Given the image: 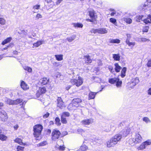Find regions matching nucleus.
<instances>
[{
    "label": "nucleus",
    "mask_w": 151,
    "mask_h": 151,
    "mask_svg": "<svg viewBox=\"0 0 151 151\" xmlns=\"http://www.w3.org/2000/svg\"><path fill=\"white\" fill-rule=\"evenodd\" d=\"M122 137V136L121 134H118L116 135L107 142V147H110L114 146L120 141Z\"/></svg>",
    "instance_id": "f257e3e1"
},
{
    "label": "nucleus",
    "mask_w": 151,
    "mask_h": 151,
    "mask_svg": "<svg viewBox=\"0 0 151 151\" xmlns=\"http://www.w3.org/2000/svg\"><path fill=\"white\" fill-rule=\"evenodd\" d=\"M119 129H122L120 133L122 135V134L123 137H126L129 134L130 131L129 128L126 126L124 122H122L120 123L119 126Z\"/></svg>",
    "instance_id": "f03ea898"
},
{
    "label": "nucleus",
    "mask_w": 151,
    "mask_h": 151,
    "mask_svg": "<svg viewBox=\"0 0 151 151\" xmlns=\"http://www.w3.org/2000/svg\"><path fill=\"white\" fill-rule=\"evenodd\" d=\"M43 128L42 126L40 124H37L34 126L33 135L35 137L38 138L40 137Z\"/></svg>",
    "instance_id": "7ed1b4c3"
},
{
    "label": "nucleus",
    "mask_w": 151,
    "mask_h": 151,
    "mask_svg": "<svg viewBox=\"0 0 151 151\" xmlns=\"http://www.w3.org/2000/svg\"><path fill=\"white\" fill-rule=\"evenodd\" d=\"M142 141V137L139 134H136L134 138L130 139H129V143L131 145H132L133 143L136 144L141 142Z\"/></svg>",
    "instance_id": "20e7f679"
},
{
    "label": "nucleus",
    "mask_w": 151,
    "mask_h": 151,
    "mask_svg": "<svg viewBox=\"0 0 151 151\" xmlns=\"http://www.w3.org/2000/svg\"><path fill=\"white\" fill-rule=\"evenodd\" d=\"M71 83L73 85H75L77 87H79L83 83V81L82 78L80 76H78V78L76 77V79L74 76L73 77L70 81Z\"/></svg>",
    "instance_id": "39448f33"
},
{
    "label": "nucleus",
    "mask_w": 151,
    "mask_h": 151,
    "mask_svg": "<svg viewBox=\"0 0 151 151\" xmlns=\"http://www.w3.org/2000/svg\"><path fill=\"white\" fill-rule=\"evenodd\" d=\"M91 33H93L96 34L98 33L101 34H106L107 32V31L106 29L104 28H101L98 29H92L90 31Z\"/></svg>",
    "instance_id": "423d86ee"
},
{
    "label": "nucleus",
    "mask_w": 151,
    "mask_h": 151,
    "mask_svg": "<svg viewBox=\"0 0 151 151\" xmlns=\"http://www.w3.org/2000/svg\"><path fill=\"white\" fill-rule=\"evenodd\" d=\"M61 133L58 130H53L52 134V139L53 140H55L58 139L60 136Z\"/></svg>",
    "instance_id": "0eeeda50"
},
{
    "label": "nucleus",
    "mask_w": 151,
    "mask_h": 151,
    "mask_svg": "<svg viewBox=\"0 0 151 151\" xmlns=\"http://www.w3.org/2000/svg\"><path fill=\"white\" fill-rule=\"evenodd\" d=\"M150 144H151V140H148L142 143L137 147V149L138 150H142L145 149L147 146Z\"/></svg>",
    "instance_id": "6e6552de"
},
{
    "label": "nucleus",
    "mask_w": 151,
    "mask_h": 151,
    "mask_svg": "<svg viewBox=\"0 0 151 151\" xmlns=\"http://www.w3.org/2000/svg\"><path fill=\"white\" fill-rule=\"evenodd\" d=\"M93 122V119H87L82 121L81 123L82 125L87 127V125H90Z\"/></svg>",
    "instance_id": "1a4fd4ad"
},
{
    "label": "nucleus",
    "mask_w": 151,
    "mask_h": 151,
    "mask_svg": "<svg viewBox=\"0 0 151 151\" xmlns=\"http://www.w3.org/2000/svg\"><path fill=\"white\" fill-rule=\"evenodd\" d=\"M8 117L6 112L4 110L0 111V118L2 121H5Z\"/></svg>",
    "instance_id": "9d476101"
},
{
    "label": "nucleus",
    "mask_w": 151,
    "mask_h": 151,
    "mask_svg": "<svg viewBox=\"0 0 151 151\" xmlns=\"http://www.w3.org/2000/svg\"><path fill=\"white\" fill-rule=\"evenodd\" d=\"M46 91V89L45 87H40L37 91L36 95L37 96H39L42 94L45 93Z\"/></svg>",
    "instance_id": "9b49d317"
},
{
    "label": "nucleus",
    "mask_w": 151,
    "mask_h": 151,
    "mask_svg": "<svg viewBox=\"0 0 151 151\" xmlns=\"http://www.w3.org/2000/svg\"><path fill=\"white\" fill-rule=\"evenodd\" d=\"M57 106L60 108H62L64 107V105L61 98L60 97H58L57 99Z\"/></svg>",
    "instance_id": "f8f14e48"
},
{
    "label": "nucleus",
    "mask_w": 151,
    "mask_h": 151,
    "mask_svg": "<svg viewBox=\"0 0 151 151\" xmlns=\"http://www.w3.org/2000/svg\"><path fill=\"white\" fill-rule=\"evenodd\" d=\"M20 86L24 90H27L29 88L28 85L23 81H21Z\"/></svg>",
    "instance_id": "ddd939ff"
},
{
    "label": "nucleus",
    "mask_w": 151,
    "mask_h": 151,
    "mask_svg": "<svg viewBox=\"0 0 151 151\" xmlns=\"http://www.w3.org/2000/svg\"><path fill=\"white\" fill-rule=\"evenodd\" d=\"M48 81V79L47 78H44L39 80V83L41 85L46 84Z\"/></svg>",
    "instance_id": "4468645a"
},
{
    "label": "nucleus",
    "mask_w": 151,
    "mask_h": 151,
    "mask_svg": "<svg viewBox=\"0 0 151 151\" xmlns=\"http://www.w3.org/2000/svg\"><path fill=\"white\" fill-rule=\"evenodd\" d=\"M97 93L93 92L92 91H90L88 94V99L90 100L93 99L95 98V96L96 94Z\"/></svg>",
    "instance_id": "2eb2a0df"
},
{
    "label": "nucleus",
    "mask_w": 151,
    "mask_h": 151,
    "mask_svg": "<svg viewBox=\"0 0 151 151\" xmlns=\"http://www.w3.org/2000/svg\"><path fill=\"white\" fill-rule=\"evenodd\" d=\"M84 60L85 61V62L88 63H90L92 62V60L91 59L90 56L88 55H86L84 56L83 58Z\"/></svg>",
    "instance_id": "dca6fc26"
},
{
    "label": "nucleus",
    "mask_w": 151,
    "mask_h": 151,
    "mask_svg": "<svg viewBox=\"0 0 151 151\" xmlns=\"http://www.w3.org/2000/svg\"><path fill=\"white\" fill-rule=\"evenodd\" d=\"M143 22L146 24L151 23V15H148L147 19H144Z\"/></svg>",
    "instance_id": "f3484780"
},
{
    "label": "nucleus",
    "mask_w": 151,
    "mask_h": 151,
    "mask_svg": "<svg viewBox=\"0 0 151 151\" xmlns=\"http://www.w3.org/2000/svg\"><path fill=\"white\" fill-rule=\"evenodd\" d=\"M15 142L17 143L20 145H25V143H24L22 142V140L19 138H17L14 140Z\"/></svg>",
    "instance_id": "a211bd4d"
},
{
    "label": "nucleus",
    "mask_w": 151,
    "mask_h": 151,
    "mask_svg": "<svg viewBox=\"0 0 151 151\" xmlns=\"http://www.w3.org/2000/svg\"><path fill=\"white\" fill-rule=\"evenodd\" d=\"M87 149V147L85 145H83L80 147L78 150V151H86Z\"/></svg>",
    "instance_id": "6ab92c4d"
},
{
    "label": "nucleus",
    "mask_w": 151,
    "mask_h": 151,
    "mask_svg": "<svg viewBox=\"0 0 151 151\" xmlns=\"http://www.w3.org/2000/svg\"><path fill=\"white\" fill-rule=\"evenodd\" d=\"M118 80V78H111L109 80V82L110 83L112 84L116 83V81Z\"/></svg>",
    "instance_id": "aec40b11"
},
{
    "label": "nucleus",
    "mask_w": 151,
    "mask_h": 151,
    "mask_svg": "<svg viewBox=\"0 0 151 151\" xmlns=\"http://www.w3.org/2000/svg\"><path fill=\"white\" fill-rule=\"evenodd\" d=\"M139 81L138 78H136L135 79H133L132 81V83L134 86H135L137 83L139 82Z\"/></svg>",
    "instance_id": "412c9836"
},
{
    "label": "nucleus",
    "mask_w": 151,
    "mask_h": 151,
    "mask_svg": "<svg viewBox=\"0 0 151 151\" xmlns=\"http://www.w3.org/2000/svg\"><path fill=\"white\" fill-rule=\"evenodd\" d=\"M89 15L90 17L93 19H95V12L93 10H91L89 11Z\"/></svg>",
    "instance_id": "4be33fe9"
},
{
    "label": "nucleus",
    "mask_w": 151,
    "mask_h": 151,
    "mask_svg": "<svg viewBox=\"0 0 151 151\" xmlns=\"http://www.w3.org/2000/svg\"><path fill=\"white\" fill-rule=\"evenodd\" d=\"M123 20L127 23L128 24H130L132 22V19L128 17H124L123 18Z\"/></svg>",
    "instance_id": "5701e85b"
},
{
    "label": "nucleus",
    "mask_w": 151,
    "mask_h": 151,
    "mask_svg": "<svg viewBox=\"0 0 151 151\" xmlns=\"http://www.w3.org/2000/svg\"><path fill=\"white\" fill-rule=\"evenodd\" d=\"M113 58L115 60L119 61L120 60V56L119 54H113Z\"/></svg>",
    "instance_id": "b1692460"
},
{
    "label": "nucleus",
    "mask_w": 151,
    "mask_h": 151,
    "mask_svg": "<svg viewBox=\"0 0 151 151\" xmlns=\"http://www.w3.org/2000/svg\"><path fill=\"white\" fill-rule=\"evenodd\" d=\"M76 37V36L75 35H73L72 36L70 37H67V40H68V41L70 42H72L73 40H74Z\"/></svg>",
    "instance_id": "393cba45"
},
{
    "label": "nucleus",
    "mask_w": 151,
    "mask_h": 151,
    "mask_svg": "<svg viewBox=\"0 0 151 151\" xmlns=\"http://www.w3.org/2000/svg\"><path fill=\"white\" fill-rule=\"evenodd\" d=\"M6 103L10 105H14V100H12L10 99H7L6 101Z\"/></svg>",
    "instance_id": "a878e982"
},
{
    "label": "nucleus",
    "mask_w": 151,
    "mask_h": 151,
    "mask_svg": "<svg viewBox=\"0 0 151 151\" xmlns=\"http://www.w3.org/2000/svg\"><path fill=\"white\" fill-rule=\"evenodd\" d=\"M115 70L116 72H119L120 71V69L121 68V67L119 66L117 63H116L115 64Z\"/></svg>",
    "instance_id": "bb28decb"
},
{
    "label": "nucleus",
    "mask_w": 151,
    "mask_h": 151,
    "mask_svg": "<svg viewBox=\"0 0 151 151\" xmlns=\"http://www.w3.org/2000/svg\"><path fill=\"white\" fill-rule=\"evenodd\" d=\"M126 71V68L124 67L122 69L121 72V76L122 78H124L125 76V73Z\"/></svg>",
    "instance_id": "cd10ccee"
},
{
    "label": "nucleus",
    "mask_w": 151,
    "mask_h": 151,
    "mask_svg": "<svg viewBox=\"0 0 151 151\" xmlns=\"http://www.w3.org/2000/svg\"><path fill=\"white\" fill-rule=\"evenodd\" d=\"M43 41L42 40L38 41L36 43H34L33 45L35 47H38L42 44Z\"/></svg>",
    "instance_id": "c85d7f7f"
},
{
    "label": "nucleus",
    "mask_w": 151,
    "mask_h": 151,
    "mask_svg": "<svg viewBox=\"0 0 151 151\" xmlns=\"http://www.w3.org/2000/svg\"><path fill=\"white\" fill-rule=\"evenodd\" d=\"M23 68L25 70L27 71L28 72L31 73L32 71V69L29 67L27 66H23Z\"/></svg>",
    "instance_id": "c756f323"
},
{
    "label": "nucleus",
    "mask_w": 151,
    "mask_h": 151,
    "mask_svg": "<svg viewBox=\"0 0 151 151\" xmlns=\"http://www.w3.org/2000/svg\"><path fill=\"white\" fill-rule=\"evenodd\" d=\"M55 57L56 60L58 61H61L63 59V55H56Z\"/></svg>",
    "instance_id": "7c9ffc66"
},
{
    "label": "nucleus",
    "mask_w": 151,
    "mask_h": 151,
    "mask_svg": "<svg viewBox=\"0 0 151 151\" xmlns=\"http://www.w3.org/2000/svg\"><path fill=\"white\" fill-rule=\"evenodd\" d=\"M72 24L73 25L74 27H80L82 28L83 27V24L81 23H74Z\"/></svg>",
    "instance_id": "2f4dec72"
},
{
    "label": "nucleus",
    "mask_w": 151,
    "mask_h": 151,
    "mask_svg": "<svg viewBox=\"0 0 151 151\" xmlns=\"http://www.w3.org/2000/svg\"><path fill=\"white\" fill-rule=\"evenodd\" d=\"M11 40V37H8L3 41V42H2V44L3 45H4L9 42Z\"/></svg>",
    "instance_id": "473e14b6"
},
{
    "label": "nucleus",
    "mask_w": 151,
    "mask_h": 151,
    "mask_svg": "<svg viewBox=\"0 0 151 151\" xmlns=\"http://www.w3.org/2000/svg\"><path fill=\"white\" fill-rule=\"evenodd\" d=\"M126 44L129 46H132L133 47L135 45V43L134 42H130L129 41L126 40Z\"/></svg>",
    "instance_id": "72a5a7b5"
},
{
    "label": "nucleus",
    "mask_w": 151,
    "mask_h": 151,
    "mask_svg": "<svg viewBox=\"0 0 151 151\" xmlns=\"http://www.w3.org/2000/svg\"><path fill=\"white\" fill-rule=\"evenodd\" d=\"M109 21L111 23L114 24L115 26H117V23L116 19L114 18H111L109 19Z\"/></svg>",
    "instance_id": "f704fd0d"
},
{
    "label": "nucleus",
    "mask_w": 151,
    "mask_h": 151,
    "mask_svg": "<svg viewBox=\"0 0 151 151\" xmlns=\"http://www.w3.org/2000/svg\"><path fill=\"white\" fill-rule=\"evenodd\" d=\"M72 102L74 103L79 104L81 101V100L79 98L73 99L72 101Z\"/></svg>",
    "instance_id": "c9c22d12"
},
{
    "label": "nucleus",
    "mask_w": 151,
    "mask_h": 151,
    "mask_svg": "<svg viewBox=\"0 0 151 151\" xmlns=\"http://www.w3.org/2000/svg\"><path fill=\"white\" fill-rule=\"evenodd\" d=\"M68 108L69 110H70L72 109H76L75 107L74 106V105H73V104L72 102H71V103L69 104L68 106Z\"/></svg>",
    "instance_id": "e433bc0d"
},
{
    "label": "nucleus",
    "mask_w": 151,
    "mask_h": 151,
    "mask_svg": "<svg viewBox=\"0 0 151 151\" xmlns=\"http://www.w3.org/2000/svg\"><path fill=\"white\" fill-rule=\"evenodd\" d=\"M143 17V16L142 15L137 16H136V17H135V19L137 22H140V20L141 19H142Z\"/></svg>",
    "instance_id": "4c0bfd02"
},
{
    "label": "nucleus",
    "mask_w": 151,
    "mask_h": 151,
    "mask_svg": "<svg viewBox=\"0 0 151 151\" xmlns=\"http://www.w3.org/2000/svg\"><path fill=\"white\" fill-rule=\"evenodd\" d=\"M118 80L116 81V86L117 87H120L121 86L122 83V82L121 81H120L119 79L118 78Z\"/></svg>",
    "instance_id": "58836bf2"
},
{
    "label": "nucleus",
    "mask_w": 151,
    "mask_h": 151,
    "mask_svg": "<svg viewBox=\"0 0 151 151\" xmlns=\"http://www.w3.org/2000/svg\"><path fill=\"white\" fill-rule=\"evenodd\" d=\"M110 42L111 43H119L120 42V40L119 39H111L110 40Z\"/></svg>",
    "instance_id": "ea45409f"
},
{
    "label": "nucleus",
    "mask_w": 151,
    "mask_h": 151,
    "mask_svg": "<svg viewBox=\"0 0 151 151\" xmlns=\"http://www.w3.org/2000/svg\"><path fill=\"white\" fill-rule=\"evenodd\" d=\"M7 137L4 134H0V139L2 141H5L6 140Z\"/></svg>",
    "instance_id": "a19ab883"
},
{
    "label": "nucleus",
    "mask_w": 151,
    "mask_h": 151,
    "mask_svg": "<svg viewBox=\"0 0 151 151\" xmlns=\"http://www.w3.org/2000/svg\"><path fill=\"white\" fill-rule=\"evenodd\" d=\"M61 122L63 124H66L67 123V121L65 117L62 115L61 116Z\"/></svg>",
    "instance_id": "79ce46f5"
},
{
    "label": "nucleus",
    "mask_w": 151,
    "mask_h": 151,
    "mask_svg": "<svg viewBox=\"0 0 151 151\" xmlns=\"http://www.w3.org/2000/svg\"><path fill=\"white\" fill-rule=\"evenodd\" d=\"M14 105L17 104L21 103L22 101V100L21 99H18L14 100Z\"/></svg>",
    "instance_id": "37998d69"
},
{
    "label": "nucleus",
    "mask_w": 151,
    "mask_h": 151,
    "mask_svg": "<svg viewBox=\"0 0 151 151\" xmlns=\"http://www.w3.org/2000/svg\"><path fill=\"white\" fill-rule=\"evenodd\" d=\"M47 144V142L45 141H43L41 142L40 143L37 144L38 147L44 146Z\"/></svg>",
    "instance_id": "c03bdc74"
},
{
    "label": "nucleus",
    "mask_w": 151,
    "mask_h": 151,
    "mask_svg": "<svg viewBox=\"0 0 151 151\" xmlns=\"http://www.w3.org/2000/svg\"><path fill=\"white\" fill-rule=\"evenodd\" d=\"M55 121L56 124L58 126L61 125V123L60 122V119L58 117H57L55 119Z\"/></svg>",
    "instance_id": "a18cd8bd"
},
{
    "label": "nucleus",
    "mask_w": 151,
    "mask_h": 151,
    "mask_svg": "<svg viewBox=\"0 0 151 151\" xmlns=\"http://www.w3.org/2000/svg\"><path fill=\"white\" fill-rule=\"evenodd\" d=\"M61 115L64 116V117H68L70 116V114L68 112H63V113Z\"/></svg>",
    "instance_id": "49530a36"
},
{
    "label": "nucleus",
    "mask_w": 151,
    "mask_h": 151,
    "mask_svg": "<svg viewBox=\"0 0 151 151\" xmlns=\"http://www.w3.org/2000/svg\"><path fill=\"white\" fill-rule=\"evenodd\" d=\"M24 148V147L18 146L17 148V151H23Z\"/></svg>",
    "instance_id": "de8ad7c7"
},
{
    "label": "nucleus",
    "mask_w": 151,
    "mask_h": 151,
    "mask_svg": "<svg viewBox=\"0 0 151 151\" xmlns=\"http://www.w3.org/2000/svg\"><path fill=\"white\" fill-rule=\"evenodd\" d=\"M149 41L148 39H147L145 38H140L139 40V41L140 42H146L147 41Z\"/></svg>",
    "instance_id": "09e8293b"
},
{
    "label": "nucleus",
    "mask_w": 151,
    "mask_h": 151,
    "mask_svg": "<svg viewBox=\"0 0 151 151\" xmlns=\"http://www.w3.org/2000/svg\"><path fill=\"white\" fill-rule=\"evenodd\" d=\"M143 120L146 123L150 122L151 121L147 117H144L143 119Z\"/></svg>",
    "instance_id": "8fccbe9b"
},
{
    "label": "nucleus",
    "mask_w": 151,
    "mask_h": 151,
    "mask_svg": "<svg viewBox=\"0 0 151 151\" xmlns=\"http://www.w3.org/2000/svg\"><path fill=\"white\" fill-rule=\"evenodd\" d=\"M6 21L5 19L3 18H0V24L4 25Z\"/></svg>",
    "instance_id": "3c124183"
},
{
    "label": "nucleus",
    "mask_w": 151,
    "mask_h": 151,
    "mask_svg": "<svg viewBox=\"0 0 151 151\" xmlns=\"http://www.w3.org/2000/svg\"><path fill=\"white\" fill-rule=\"evenodd\" d=\"M65 147L64 146H60L58 147V149L60 150L64 151L65 150Z\"/></svg>",
    "instance_id": "603ef678"
},
{
    "label": "nucleus",
    "mask_w": 151,
    "mask_h": 151,
    "mask_svg": "<svg viewBox=\"0 0 151 151\" xmlns=\"http://www.w3.org/2000/svg\"><path fill=\"white\" fill-rule=\"evenodd\" d=\"M149 28V27H145L143 28V31L144 32H147L148 31Z\"/></svg>",
    "instance_id": "864d4df0"
},
{
    "label": "nucleus",
    "mask_w": 151,
    "mask_h": 151,
    "mask_svg": "<svg viewBox=\"0 0 151 151\" xmlns=\"http://www.w3.org/2000/svg\"><path fill=\"white\" fill-rule=\"evenodd\" d=\"M77 131L79 134H81L84 132V130L80 128L78 129L77 130Z\"/></svg>",
    "instance_id": "5fc2aeb1"
},
{
    "label": "nucleus",
    "mask_w": 151,
    "mask_h": 151,
    "mask_svg": "<svg viewBox=\"0 0 151 151\" xmlns=\"http://www.w3.org/2000/svg\"><path fill=\"white\" fill-rule=\"evenodd\" d=\"M42 15L40 14H37L36 16V18L37 19H39V18H42Z\"/></svg>",
    "instance_id": "6e6d98bb"
},
{
    "label": "nucleus",
    "mask_w": 151,
    "mask_h": 151,
    "mask_svg": "<svg viewBox=\"0 0 151 151\" xmlns=\"http://www.w3.org/2000/svg\"><path fill=\"white\" fill-rule=\"evenodd\" d=\"M147 65L148 67H151V58L148 61Z\"/></svg>",
    "instance_id": "4d7b16f0"
},
{
    "label": "nucleus",
    "mask_w": 151,
    "mask_h": 151,
    "mask_svg": "<svg viewBox=\"0 0 151 151\" xmlns=\"http://www.w3.org/2000/svg\"><path fill=\"white\" fill-rule=\"evenodd\" d=\"M108 68L111 72L112 73L113 72H114L113 68L112 66H108Z\"/></svg>",
    "instance_id": "13d9d810"
},
{
    "label": "nucleus",
    "mask_w": 151,
    "mask_h": 151,
    "mask_svg": "<svg viewBox=\"0 0 151 151\" xmlns=\"http://www.w3.org/2000/svg\"><path fill=\"white\" fill-rule=\"evenodd\" d=\"M49 114H50L48 112H47L46 113V114H45L43 115V117L44 118H46L49 116Z\"/></svg>",
    "instance_id": "bf43d9fd"
},
{
    "label": "nucleus",
    "mask_w": 151,
    "mask_h": 151,
    "mask_svg": "<svg viewBox=\"0 0 151 151\" xmlns=\"http://www.w3.org/2000/svg\"><path fill=\"white\" fill-rule=\"evenodd\" d=\"M40 7V6L39 5H35L33 6V8L34 9H39V8Z\"/></svg>",
    "instance_id": "052dcab7"
},
{
    "label": "nucleus",
    "mask_w": 151,
    "mask_h": 151,
    "mask_svg": "<svg viewBox=\"0 0 151 151\" xmlns=\"http://www.w3.org/2000/svg\"><path fill=\"white\" fill-rule=\"evenodd\" d=\"M13 45V44H10L8 46H6V47H4V48L3 49V50H5L7 49L8 47L11 46H12Z\"/></svg>",
    "instance_id": "680f3d73"
},
{
    "label": "nucleus",
    "mask_w": 151,
    "mask_h": 151,
    "mask_svg": "<svg viewBox=\"0 0 151 151\" xmlns=\"http://www.w3.org/2000/svg\"><path fill=\"white\" fill-rule=\"evenodd\" d=\"M127 38L126 40L129 41L130 38H131L130 35L129 34H127Z\"/></svg>",
    "instance_id": "e2e57ef3"
},
{
    "label": "nucleus",
    "mask_w": 151,
    "mask_h": 151,
    "mask_svg": "<svg viewBox=\"0 0 151 151\" xmlns=\"http://www.w3.org/2000/svg\"><path fill=\"white\" fill-rule=\"evenodd\" d=\"M19 127V126L18 124H16L14 126V129L16 130L18 129Z\"/></svg>",
    "instance_id": "0e129e2a"
},
{
    "label": "nucleus",
    "mask_w": 151,
    "mask_h": 151,
    "mask_svg": "<svg viewBox=\"0 0 151 151\" xmlns=\"http://www.w3.org/2000/svg\"><path fill=\"white\" fill-rule=\"evenodd\" d=\"M73 105H74V106L75 107V109L76 108V107H78V104H76V103H74L73 102Z\"/></svg>",
    "instance_id": "69168bd1"
},
{
    "label": "nucleus",
    "mask_w": 151,
    "mask_h": 151,
    "mask_svg": "<svg viewBox=\"0 0 151 151\" xmlns=\"http://www.w3.org/2000/svg\"><path fill=\"white\" fill-rule=\"evenodd\" d=\"M116 14V11H114L113 12H112L111 14H110V15L111 16H114L115 14Z\"/></svg>",
    "instance_id": "338daca9"
},
{
    "label": "nucleus",
    "mask_w": 151,
    "mask_h": 151,
    "mask_svg": "<svg viewBox=\"0 0 151 151\" xmlns=\"http://www.w3.org/2000/svg\"><path fill=\"white\" fill-rule=\"evenodd\" d=\"M148 93L149 95H151V88H150L148 90Z\"/></svg>",
    "instance_id": "774afa93"
}]
</instances>
